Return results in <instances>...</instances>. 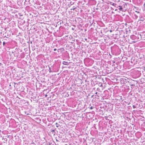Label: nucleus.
<instances>
[{
    "instance_id": "13",
    "label": "nucleus",
    "mask_w": 145,
    "mask_h": 145,
    "mask_svg": "<svg viewBox=\"0 0 145 145\" xmlns=\"http://www.w3.org/2000/svg\"><path fill=\"white\" fill-rule=\"evenodd\" d=\"M97 90H98V91H99V88H98L97 89Z\"/></svg>"
},
{
    "instance_id": "5",
    "label": "nucleus",
    "mask_w": 145,
    "mask_h": 145,
    "mask_svg": "<svg viewBox=\"0 0 145 145\" xmlns=\"http://www.w3.org/2000/svg\"><path fill=\"white\" fill-rule=\"evenodd\" d=\"M133 108H136V106L135 105H133Z\"/></svg>"
},
{
    "instance_id": "2",
    "label": "nucleus",
    "mask_w": 145,
    "mask_h": 145,
    "mask_svg": "<svg viewBox=\"0 0 145 145\" xmlns=\"http://www.w3.org/2000/svg\"><path fill=\"white\" fill-rule=\"evenodd\" d=\"M119 7V10H120V11H123V9L122 8V7L121 6H118Z\"/></svg>"
},
{
    "instance_id": "7",
    "label": "nucleus",
    "mask_w": 145,
    "mask_h": 145,
    "mask_svg": "<svg viewBox=\"0 0 145 145\" xmlns=\"http://www.w3.org/2000/svg\"><path fill=\"white\" fill-rule=\"evenodd\" d=\"M135 17L136 18H137L138 16L137 15L135 14Z\"/></svg>"
},
{
    "instance_id": "6",
    "label": "nucleus",
    "mask_w": 145,
    "mask_h": 145,
    "mask_svg": "<svg viewBox=\"0 0 145 145\" xmlns=\"http://www.w3.org/2000/svg\"><path fill=\"white\" fill-rule=\"evenodd\" d=\"M5 42H3V46H4L5 44Z\"/></svg>"
},
{
    "instance_id": "20",
    "label": "nucleus",
    "mask_w": 145,
    "mask_h": 145,
    "mask_svg": "<svg viewBox=\"0 0 145 145\" xmlns=\"http://www.w3.org/2000/svg\"><path fill=\"white\" fill-rule=\"evenodd\" d=\"M8 36H8V35H7V37H8Z\"/></svg>"
},
{
    "instance_id": "14",
    "label": "nucleus",
    "mask_w": 145,
    "mask_h": 145,
    "mask_svg": "<svg viewBox=\"0 0 145 145\" xmlns=\"http://www.w3.org/2000/svg\"><path fill=\"white\" fill-rule=\"evenodd\" d=\"M56 127H58L59 126H58V125H56Z\"/></svg>"
},
{
    "instance_id": "17",
    "label": "nucleus",
    "mask_w": 145,
    "mask_h": 145,
    "mask_svg": "<svg viewBox=\"0 0 145 145\" xmlns=\"http://www.w3.org/2000/svg\"><path fill=\"white\" fill-rule=\"evenodd\" d=\"M114 3H113V4H112V5H114Z\"/></svg>"
},
{
    "instance_id": "16",
    "label": "nucleus",
    "mask_w": 145,
    "mask_h": 145,
    "mask_svg": "<svg viewBox=\"0 0 145 145\" xmlns=\"http://www.w3.org/2000/svg\"><path fill=\"white\" fill-rule=\"evenodd\" d=\"M136 12H138V13H139V12H137V11H136Z\"/></svg>"
},
{
    "instance_id": "9",
    "label": "nucleus",
    "mask_w": 145,
    "mask_h": 145,
    "mask_svg": "<svg viewBox=\"0 0 145 145\" xmlns=\"http://www.w3.org/2000/svg\"><path fill=\"white\" fill-rule=\"evenodd\" d=\"M90 109H93V107L92 106H91L90 107Z\"/></svg>"
},
{
    "instance_id": "15",
    "label": "nucleus",
    "mask_w": 145,
    "mask_h": 145,
    "mask_svg": "<svg viewBox=\"0 0 145 145\" xmlns=\"http://www.w3.org/2000/svg\"><path fill=\"white\" fill-rule=\"evenodd\" d=\"M97 92H96V93H95V94H97Z\"/></svg>"
},
{
    "instance_id": "11",
    "label": "nucleus",
    "mask_w": 145,
    "mask_h": 145,
    "mask_svg": "<svg viewBox=\"0 0 145 145\" xmlns=\"http://www.w3.org/2000/svg\"><path fill=\"white\" fill-rule=\"evenodd\" d=\"M100 86L101 87V86H103V85H102V84H101V85L99 86Z\"/></svg>"
},
{
    "instance_id": "4",
    "label": "nucleus",
    "mask_w": 145,
    "mask_h": 145,
    "mask_svg": "<svg viewBox=\"0 0 145 145\" xmlns=\"http://www.w3.org/2000/svg\"><path fill=\"white\" fill-rule=\"evenodd\" d=\"M51 132H52V133L55 132V130H51Z\"/></svg>"
},
{
    "instance_id": "8",
    "label": "nucleus",
    "mask_w": 145,
    "mask_h": 145,
    "mask_svg": "<svg viewBox=\"0 0 145 145\" xmlns=\"http://www.w3.org/2000/svg\"><path fill=\"white\" fill-rule=\"evenodd\" d=\"M49 72H51L52 71H51V69H50V67H49Z\"/></svg>"
},
{
    "instance_id": "10",
    "label": "nucleus",
    "mask_w": 145,
    "mask_h": 145,
    "mask_svg": "<svg viewBox=\"0 0 145 145\" xmlns=\"http://www.w3.org/2000/svg\"><path fill=\"white\" fill-rule=\"evenodd\" d=\"M133 86H134V85L133 84H131V87Z\"/></svg>"
},
{
    "instance_id": "18",
    "label": "nucleus",
    "mask_w": 145,
    "mask_h": 145,
    "mask_svg": "<svg viewBox=\"0 0 145 145\" xmlns=\"http://www.w3.org/2000/svg\"><path fill=\"white\" fill-rule=\"evenodd\" d=\"M47 96V95H45V96L46 97Z\"/></svg>"
},
{
    "instance_id": "1",
    "label": "nucleus",
    "mask_w": 145,
    "mask_h": 145,
    "mask_svg": "<svg viewBox=\"0 0 145 145\" xmlns=\"http://www.w3.org/2000/svg\"><path fill=\"white\" fill-rule=\"evenodd\" d=\"M62 64L63 65H68L69 64V63L68 62L65 61H63L62 62Z\"/></svg>"
},
{
    "instance_id": "22",
    "label": "nucleus",
    "mask_w": 145,
    "mask_h": 145,
    "mask_svg": "<svg viewBox=\"0 0 145 145\" xmlns=\"http://www.w3.org/2000/svg\"><path fill=\"white\" fill-rule=\"evenodd\" d=\"M10 86H11V85H10Z\"/></svg>"
},
{
    "instance_id": "12",
    "label": "nucleus",
    "mask_w": 145,
    "mask_h": 145,
    "mask_svg": "<svg viewBox=\"0 0 145 145\" xmlns=\"http://www.w3.org/2000/svg\"><path fill=\"white\" fill-rule=\"evenodd\" d=\"M56 50H56V49L55 48V49H54V51H56Z\"/></svg>"
},
{
    "instance_id": "19",
    "label": "nucleus",
    "mask_w": 145,
    "mask_h": 145,
    "mask_svg": "<svg viewBox=\"0 0 145 145\" xmlns=\"http://www.w3.org/2000/svg\"><path fill=\"white\" fill-rule=\"evenodd\" d=\"M112 32V31L111 30H110V32Z\"/></svg>"
},
{
    "instance_id": "23",
    "label": "nucleus",
    "mask_w": 145,
    "mask_h": 145,
    "mask_svg": "<svg viewBox=\"0 0 145 145\" xmlns=\"http://www.w3.org/2000/svg\"><path fill=\"white\" fill-rule=\"evenodd\" d=\"M56 124H57V123H56Z\"/></svg>"
},
{
    "instance_id": "21",
    "label": "nucleus",
    "mask_w": 145,
    "mask_h": 145,
    "mask_svg": "<svg viewBox=\"0 0 145 145\" xmlns=\"http://www.w3.org/2000/svg\"><path fill=\"white\" fill-rule=\"evenodd\" d=\"M7 37V38H8V37Z\"/></svg>"
},
{
    "instance_id": "3",
    "label": "nucleus",
    "mask_w": 145,
    "mask_h": 145,
    "mask_svg": "<svg viewBox=\"0 0 145 145\" xmlns=\"http://www.w3.org/2000/svg\"><path fill=\"white\" fill-rule=\"evenodd\" d=\"M140 19L139 20L141 21H144V20L145 19L144 18H143L142 16L140 17Z\"/></svg>"
}]
</instances>
